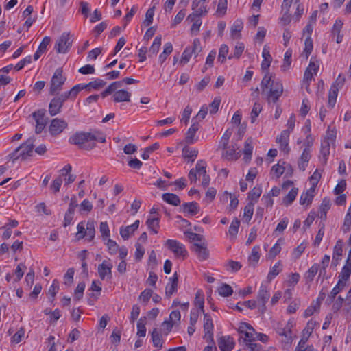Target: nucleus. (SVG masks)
I'll use <instances>...</instances> for the list:
<instances>
[{"label": "nucleus", "mask_w": 351, "mask_h": 351, "mask_svg": "<svg viewBox=\"0 0 351 351\" xmlns=\"http://www.w3.org/2000/svg\"><path fill=\"white\" fill-rule=\"evenodd\" d=\"M332 141V138H325L321 145V155L322 158L321 160L324 164H326L328 160V156L330 154V143Z\"/></svg>", "instance_id": "obj_24"}, {"label": "nucleus", "mask_w": 351, "mask_h": 351, "mask_svg": "<svg viewBox=\"0 0 351 351\" xmlns=\"http://www.w3.org/2000/svg\"><path fill=\"white\" fill-rule=\"evenodd\" d=\"M146 317H141L137 323V333L136 335L140 337H143L146 335Z\"/></svg>", "instance_id": "obj_40"}, {"label": "nucleus", "mask_w": 351, "mask_h": 351, "mask_svg": "<svg viewBox=\"0 0 351 351\" xmlns=\"http://www.w3.org/2000/svg\"><path fill=\"white\" fill-rule=\"evenodd\" d=\"M191 250L196 253L197 258L200 261H204L208 258L209 252L205 243H195L193 244Z\"/></svg>", "instance_id": "obj_15"}, {"label": "nucleus", "mask_w": 351, "mask_h": 351, "mask_svg": "<svg viewBox=\"0 0 351 351\" xmlns=\"http://www.w3.org/2000/svg\"><path fill=\"white\" fill-rule=\"evenodd\" d=\"M345 82V77L341 75H339L335 82L331 86L328 94V106L332 108L335 106L337 101L338 91L343 87Z\"/></svg>", "instance_id": "obj_6"}, {"label": "nucleus", "mask_w": 351, "mask_h": 351, "mask_svg": "<svg viewBox=\"0 0 351 351\" xmlns=\"http://www.w3.org/2000/svg\"><path fill=\"white\" fill-rule=\"evenodd\" d=\"M75 270L73 268L68 269L66 273L64 276V284L66 285H71L73 281Z\"/></svg>", "instance_id": "obj_64"}, {"label": "nucleus", "mask_w": 351, "mask_h": 351, "mask_svg": "<svg viewBox=\"0 0 351 351\" xmlns=\"http://www.w3.org/2000/svg\"><path fill=\"white\" fill-rule=\"evenodd\" d=\"M261 87L263 93L269 89L267 93V99L269 102L276 103L283 93V86L281 82L279 80L272 78L269 72L263 78Z\"/></svg>", "instance_id": "obj_1"}, {"label": "nucleus", "mask_w": 351, "mask_h": 351, "mask_svg": "<svg viewBox=\"0 0 351 351\" xmlns=\"http://www.w3.org/2000/svg\"><path fill=\"white\" fill-rule=\"evenodd\" d=\"M152 339L154 347L159 348L162 347V337L156 328H154L152 332Z\"/></svg>", "instance_id": "obj_41"}, {"label": "nucleus", "mask_w": 351, "mask_h": 351, "mask_svg": "<svg viewBox=\"0 0 351 351\" xmlns=\"http://www.w3.org/2000/svg\"><path fill=\"white\" fill-rule=\"evenodd\" d=\"M113 267L110 261L104 260L103 262L98 265V274L101 280L106 278L111 279L112 278V269Z\"/></svg>", "instance_id": "obj_11"}, {"label": "nucleus", "mask_w": 351, "mask_h": 351, "mask_svg": "<svg viewBox=\"0 0 351 351\" xmlns=\"http://www.w3.org/2000/svg\"><path fill=\"white\" fill-rule=\"evenodd\" d=\"M313 192H314V191L311 190V189H310L306 193H303L301 195L300 199V204H302V205H304V204L309 205V204H311V202H312V200L313 199Z\"/></svg>", "instance_id": "obj_37"}, {"label": "nucleus", "mask_w": 351, "mask_h": 351, "mask_svg": "<svg viewBox=\"0 0 351 351\" xmlns=\"http://www.w3.org/2000/svg\"><path fill=\"white\" fill-rule=\"evenodd\" d=\"M182 208L184 212H187L191 215H196L199 210L197 204L195 202L185 203L182 204Z\"/></svg>", "instance_id": "obj_33"}, {"label": "nucleus", "mask_w": 351, "mask_h": 351, "mask_svg": "<svg viewBox=\"0 0 351 351\" xmlns=\"http://www.w3.org/2000/svg\"><path fill=\"white\" fill-rule=\"evenodd\" d=\"M253 152L252 139L249 138L245 142V146L243 149L244 158L245 162H248L251 160L252 154Z\"/></svg>", "instance_id": "obj_30"}, {"label": "nucleus", "mask_w": 351, "mask_h": 351, "mask_svg": "<svg viewBox=\"0 0 351 351\" xmlns=\"http://www.w3.org/2000/svg\"><path fill=\"white\" fill-rule=\"evenodd\" d=\"M280 261H278L272 267L267 275V279L269 280H271L281 271V269L280 268Z\"/></svg>", "instance_id": "obj_53"}, {"label": "nucleus", "mask_w": 351, "mask_h": 351, "mask_svg": "<svg viewBox=\"0 0 351 351\" xmlns=\"http://www.w3.org/2000/svg\"><path fill=\"white\" fill-rule=\"evenodd\" d=\"M101 283L99 280H93L91 284L90 289L93 291H96L97 293H91L90 298L88 300L89 305H93L94 302L97 300L100 292L101 291Z\"/></svg>", "instance_id": "obj_21"}, {"label": "nucleus", "mask_w": 351, "mask_h": 351, "mask_svg": "<svg viewBox=\"0 0 351 351\" xmlns=\"http://www.w3.org/2000/svg\"><path fill=\"white\" fill-rule=\"evenodd\" d=\"M67 127V123L60 119H53L49 125V132L51 135L56 136L60 134Z\"/></svg>", "instance_id": "obj_13"}, {"label": "nucleus", "mask_w": 351, "mask_h": 351, "mask_svg": "<svg viewBox=\"0 0 351 351\" xmlns=\"http://www.w3.org/2000/svg\"><path fill=\"white\" fill-rule=\"evenodd\" d=\"M165 246H167L168 249L170 250L177 258L182 257L184 259L187 256V251L184 245L176 240H167Z\"/></svg>", "instance_id": "obj_7"}, {"label": "nucleus", "mask_w": 351, "mask_h": 351, "mask_svg": "<svg viewBox=\"0 0 351 351\" xmlns=\"http://www.w3.org/2000/svg\"><path fill=\"white\" fill-rule=\"evenodd\" d=\"M106 84V82L101 79H96L87 84L88 90L90 91L91 88L95 90H99L104 87Z\"/></svg>", "instance_id": "obj_47"}, {"label": "nucleus", "mask_w": 351, "mask_h": 351, "mask_svg": "<svg viewBox=\"0 0 351 351\" xmlns=\"http://www.w3.org/2000/svg\"><path fill=\"white\" fill-rule=\"evenodd\" d=\"M62 68L57 69L50 81L49 94L51 95H56L62 88V85L66 81V77L62 75Z\"/></svg>", "instance_id": "obj_5"}, {"label": "nucleus", "mask_w": 351, "mask_h": 351, "mask_svg": "<svg viewBox=\"0 0 351 351\" xmlns=\"http://www.w3.org/2000/svg\"><path fill=\"white\" fill-rule=\"evenodd\" d=\"M244 44L242 43H237L235 45L233 54L228 56L229 59L237 58L239 59L244 51Z\"/></svg>", "instance_id": "obj_46"}, {"label": "nucleus", "mask_w": 351, "mask_h": 351, "mask_svg": "<svg viewBox=\"0 0 351 351\" xmlns=\"http://www.w3.org/2000/svg\"><path fill=\"white\" fill-rule=\"evenodd\" d=\"M32 117L36 121V129L35 132L36 134L40 133L45 128L48 118L45 117V112L44 110H38L32 114Z\"/></svg>", "instance_id": "obj_10"}, {"label": "nucleus", "mask_w": 351, "mask_h": 351, "mask_svg": "<svg viewBox=\"0 0 351 351\" xmlns=\"http://www.w3.org/2000/svg\"><path fill=\"white\" fill-rule=\"evenodd\" d=\"M186 21L190 23H193V25L191 27V32L192 34H197L200 29V27L202 25V20L198 16H196L195 14H189Z\"/></svg>", "instance_id": "obj_23"}, {"label": "nucleus", "mask_w": 351, "mask_h": 351, "mask_svg": "<svg viewBox=\"0 0 351 351\" xmlns=\"http://www.w3.org/2000/svg\"><path fill=\"white\" fill-rule=\"evenodd\" d=\"M262 56L264 58L261 64V68L263 70H267L271 62L272 58L269 53V49L265 47L263 50Z\"/></svg>", "instance_id": "obj_32"}, {"label": "nucleus", "mask_w": 351, "mask_h": 351, "mask_svg": "<svg viewBox=\"0 0 351 351\" xmlns=\"http://www.w3.org/2000/svg\"><path fill=\"white\" fill-rule=\"evenodd\" d=\"M173 51V45L171 43H166L164 45L162 53L159 56L158 60L160 64H162L167 58V56Z\"/></svg>", "instance_id": "obj_36"}, {"label": "nucleus", "mask_w": 351, "mask_h": 351, "mask_svg": "<svg viewBox=\"0 0 351 351\" xmlns=\"http://www.w3.org/2000/svg\"><path fill=\"white\" fill-rule=\"evenodd\" d=\"M204 295L203 294L201 293V291H198L197 293H196V295H195V305L196 306H198L199 308L200 309V311L202 312V313H204Z\"/></svg>", "instance_id": "obj_57"}, {"label": "nucleus", "mask_w": 351, "mask_h": 351, "mask_svg": "<svg viewBox=\"0 0 351 351\" xmlns=\"http://www.w3.org/2000/svg\"><path fill=\"white\" fill-rule=\"evenodd\" d=\"M346 285V282H343L342 280H339L336 286L332 289L330 293L328 294L327 300H329L330 302H333L337 295L345 288Z\"/></svg>", "instance_id": "obj_27"}, {"label": "nucleus", "mask_w": 351, "mask_h": 351, "mask_svg": "<svg viewBox=\"0 0 351 351\" xmlns=\"http://www.w3.org/2000/svg\"><path fill=\"white\" fill-rule=\"evenodd\" d=\"M149 229L152 230L154 234L158 233L157 228L159 227V218L158 217L153 216L149 218L146 222Z\"/></svg>", "instance_id": "obj_38"}, {"label": "nucleus", "mask_w": 351, "mask_h": 351, "mask_svg": "<svg viewBox=\"0 0 351 351\" xmlns=\"http://www.w3.org/2000/svg\"><path fill=\"white\" fill-rule=\"evenodd\" d=\"M289 135V130H285L276 138V142L279 143L280 150L285 152L286 154H289L290 150L288 145Z\"/></svg>", "instance_id": "obj_16"}, {"label": "nucleus", "mask_w": 351, "mask_h": 351, "mask_svg": "<svg viewBox=\"0 0 351 351\" xmlns=\"http://www.w3.org/2000/svg\"><path fill=\"white\" fill-rule=\"evenodd\" d=\"M71 44L72 41L70 39L69 33L64 32L58 39L54 48L57 53H65L71 48Z\"/></svg>", "instance_id": "obj_8"}, {"label": "nucleus", "mask_w": 351, "mask_h": 351, "mask_svg": "<svg viewBox=\"0 0 351 351\" xmlns=\"http://www.w3.org/2000/svg\"><path fill=\"white\" fill-rule=\"evenodd\" d=\"M191 51L194 58H197L199 53L202 51V47L199 39L195 38L193 40V45L191 47Z\"/></svg>", "instance_id": "obj_51"}, {"label": "nucleus", "mask_w": 351, "mask_h": 351, "mask_svg": "<svg viewBox=\"0 0 351 351\" xmlns=\"http://www.w3.org/2000/svg\"><path fill=\"white\" fill-rule=\"evenodd\" d=\"M154 14V7L149 8L145 14V19L143 21L145 26H149L152 23Z\"/></svg>", "instance_id": "obj_59"}, {"label": "nucleus", "mask_w": 351, "mask_h": 351, "mask_svg": "<svg viewBox=\"0 0 351 351\" xmlns=\"http://www.w3.org/2000/svg\"><path fill=\"white\" fill-rule=\"evenodd\" d=\"M85 287L86 285L84 282H81L77 285L74 293L75 300H80L82 298Z\"/></svg>", "instance_id": "obj_55"}, {"label": "nucleus", "mask_w": 351, "mask_h": 351, "mask_svg": "<svg viewBox=\"0 0 351 351\" xmlns=\"http://www.w3.org/2000/svg\"><path fill=\"white\" fill-rule=\"evenodd\" d=\"M204 339L207 341H210L214 345L213 342V320L210 315L204 313Z\"/></svg>", "instance_id": "obj_12"}, {"label": "nucleus", "mask_w": 351, "mask_h": 351, "mask_svg": "<svg viewBox=\"0 0 351 351\" xmlns=\"http://www.w3.org/2000/svg\"><path fill=\"white\" fill-rule=\"evenodd\" d=\"M66 99L62 94L58 95L51 99L49 106V112L51 116H55L60 112L61 108Z\"/></svg>", "instance_id": "obj_9"}, {"label": "nucleus", "mask_w": 351, "mask_h": 351, "mask_svg": "<svg viewBox=\"0 0 351 351\" xmlns=\"http://www.w3.org/2000/svg\"><path fill=\"white\" fill-rule=\"evenodd\" d=\"M178 284V276L175 273L173 277L169 278V283L165 287V295L170 298L175 292L177 291Z\"/></svg>", "instance_id": "obj_17"}, {"label": "nucleus", "mask_w": 351, "mask_h": 351, "mask_svg": "<svg viewBox=\"0 0 351 351\" xmlns=\"http://www.w3.org/2000/svg\"><path fill=\"white\" fill-rule=\"evenodd\" d=\"M351 274V252H349L348 258L345 265L343 267L341 272L339 275V280H342L346 282Z\"/></svg>", "instance_id": "obj_18"}, {"label": "nucleus", "mask_w": 351, "mask_h": 351, "mask_svg": "<svg viewBox=\"0 0 351 351\" xmlns=\"http://www.w3.org/2000/svg\"><path fill=\"white\" fill-rule=\"evenodd\" d=\"M254 213V203L250 202L248 203L245 207L244 208V214H243V218L247 222H249L253 215Z\"/></svg>", "instance_id": "obj_45"}, {"label": "nucleus", "mask_w": 351, "mask_h": 351, "mask_svg": "<svg viewBox=\"0 0 351 351\" xmlns=\"http://www.w3.org/2000/svg\"><path fill=\"white\" fill-rule=\"evenodd\" d=\"M330 200L327 197L324 198L319 208L321 212L320 217L322 219H325L326 218L327 211L330 208Z\"/></svg>", "instance_id": "obj_39"}, {"label": "nucleus", "mask_w": 351, "mask_h": 351, "mask_svg": "<svg viewBox=\"0 0 351 351\" xmlns=\"http://www.w3.org/2000/svg\"><path fill=\"white\" fill-rule=\"evenodd\" d=\"M342 245L340 241H338L335 245L334 251H333V256H332V263L335 260L339 261L341 258L342 255Z\"/></svg>", "instance_id": "obj_52"}, {"label": "nucleus", "mask_w": 351, "mask_h": 351, "mask_svg": "<svg viewBox=\"0 0 351 351\" xmlns=\"http://www.w3.org/2000/svg\"><path fill=\"white\" fill-rule=\"evenodd\" d=\"M139 220H136L134 223L130 226L121 227L120 234L124 240H128L131 234H132L139 226Z\"/></svg>", "instance_id": "obj_19"}, {"label": "nucleus", "mask_w": 351, "mask_h": 351, "mask_svg": "<svg viewBox=\"0 0 351 351\" xmlns=\"http://www.w3.org/2000/svg\"><path fill=\"white\" fill-rule=\"evenodd\" d=\"M229 49L226 45H222L219 49L218 61L221 63H223L226 60V58L228 53Z\"/></svg>", "instance_id": "obj_58"}, {"label": "nucleus", "mask_w": 351, "mask_h": 351, "mask_svg": "<svg viewBox=\"0 0 351 351\" xmlns=\"http://www.w3.org/2000/svg\"><path fill=\"white\" fill-rule=\"evenodd\" d=\"M239 225H240V221L237 218H235L232 221V223L229 227V230H228V233L230 234V236L235 237L237 234Z\"/></svg>", "instance_id": "obj_56"}, {"label": "nucleus", "mask_w": 351, "mask_h": 351, "mask_svg": "<svg viewBox=\"0 0 351 351\" xmlns=\"http://www.w3.org/2000/svg\"><path fill=\"white\" fill-rule=\"evenodd\" d=\"M270 297V293L267 290L266 286L261 285V289L258 293V301L262 303V306L265 307V304L267 302Z\"/></svg>", "instance_id": "obj_29"}, {"label": "nucleus", "mask_w": 351, "mask_h": 351, "mask_svg": "<svg viewBox=\"0 0 351 351\" xmlns=\"http://www.w3.org/2000/svg\"><path fill=\"white\" fill-rule=\"evenodd\" d=\"M311 158V149L305 147L298 160V167L300 170L304 171Z\"/></svg>", "instance_id": "obj_22"}, {"label": "nucleus", "mask_w": 351, "mask_h": 351, "mask_svg": "<svg viewBox=\"0 0 351 351\" xmlns=\"http://www.w3.org/2000/svg\"><path fill=\"white\" fill-rule=\"evenodd\" d=\"M262 190L261 187H254L249 193L248 197L252 201H257L261 196Z\"/></svg>", "instance_id": "obj_62"}, {"label": "nucleus", "mask_w": 351, "mask_h": 351, "mask_svg": "<svg viewBox=\"0 0 351 351\" xmlns=\"http://www.w3.org/2000/svg\"><path fill=\"white\" fill-rule=\"evenodd\" d=\"M93 134L86 132H75L69 138V143L78 146L83 150L90 151L96 147V143L93 141Z\"/></svg>", "instance_id": "obj_2"}, {"label": "nucleus", "mask_w": 351, "mask_h": 351, "mask_svg": "<svg viewBox=\"0 0 351 351\" xmlns=\"http://www.w3.org/2000/svg\"><path fill=\"white\" fill-rule=\"evenodd\" d=\"M62 184V178H61V176H59L52 182L50 186V189L53 191V193H56L59 192Z\"/></svg>", "instance_id": "obj_63"}, {"label": "nucleus", "mask_w": 351, "mask_h": 351, "mask_svg": "<svg viewBox=\"0 0 351 351\" xmlns=\"http://www.w3.org/2000/svg\"><path fill=\"white\" fill-rule=\"evenodd\" d=\"M319 265L314 264L305 274V278L307 281L312 282L315 276L318 272Z\"/></svg>", "instance_id": "obj_44"}, {"label": "nucleus", "mask_w": 351, "mask_h": 351, "mask_svg": "<svg viewBox=\"0 0 351 351\" xmlns=\"http://www.w3.org/2000/svg\"><path fill=\"white\" fill-rule=\"evenodd\" d=\"M77 232L76 234L77 240H80L85 237H87V239L88 241H92L95 237V222L93 220H88L86 225V228L84 223L83 222H80L77 227Z\"/></svg>", "instance_id": "obj_4"}, {"label": "nucleus", "mask_w": 351, "mask_h": 351, "mask_svg": "<svg viewBox=\"0 0 351 351\" xmlns=\"http://www.w3.org/2000/svg\"><path fill=\"white\" fill-rule=\"evenodd\" d=\"M298 188L291 189V190L289 192V193L284 198L283 203L286 206L291 204L295 200L296 195L298 194Z\"/></svg>", "instance_id": "obj_42"}, {"label": "nucleus", "mask_w": 351, "mask_h": 351, "mask_svg": "<svg viewBox=\"0 0 351 351\" xmlns=\"http://www.w3.org/2000/svg\"><path fill=\"white\" fill-rule=\"evenodd\" d=\"M162 38L160 36L155 37L154 42L149 49V56H156L161 46Z\"/></svg>", "instance_id": "obj_34"}, {"label": "nucleus", "mask_w": 351, "mask_h": 351, "mask_svg": "<svg viewBox=\"0 0 351 351\" xmlns=\"http://www.w3.org/2000/svg\"><path fill=\"white\" fill-rule=\"evenodd\" d=\"M198 129H199V124L196 122H193V123L191 125V126L188 130L186 134L185 141L187 143L191 144V143H194L195 134L196 132L198 130Z\"/></svg>", "instance_id": "obj_28"}, {"label": "nucleus", "mask_w": 351, "mask_h": 351, "mask_svg": "<svg viewBox=\"0 0 351 351\" xmlns=\"http://www.w3.org/2000/svg\"><path fill=\"white\" fill-rule=\"evenodd\" d=\"M305 47L304 49V51L302 53V56H304L305 58L307 60L308 58L309 55L311 53L313 50V41L310 36H307L305 42H304Z\"/></svg>", "instance_id": "obj_43"}, {"label": "nucleus", "mask_w": 351, "mask_h": 351, "mask_svg": "<svg viewBox=\"0 0 351 351\" xmlns=\"http://www.w3.org/2000/svg\"><path fill=\"white\" fill-rule=\"evenodd\" d=\"M198 152L195 149H190L188 147H184L182 149V154L184 158H191L192 161H194L197 157Z\"/></svg>", "instance_id": "obj_54"}, {"label": "nucleus", "mask_w": 351, "mask_h": 351, "mask_svg": "<svg viewBox=\"0 0 351 351\" xmlns=\"http://www.w3.org/2000/svg\"><path fill=\"white\" fill-rule=\"evenodd\" d=\"M223 149L225 151L223 152L222 155L226 159L232 160L238 158L239 153L237 152V150L239 149V147L237 144H232L230 146L227 145V148Z\"/></svg>", "instance_id": "obj_20"}, {"label": "nucleus", "mask_w": 351, "mask_h": 351, "mask_svg": "<svg viewBox=\"0 0 351 351\" xmlns=\"http://www.w3.org/2000/svg\"><path fill=\"white\" fill-rule=\"evenodd\" d=\"M131 93L125 90L121 89L115 92L113 95V99L115 102L130 101Z\"/></svg>", "instance_id": "obj_26"}, {"label": "nucleus", "mask_w": 351, "mask_h": 351, "mask_svg": "<svg viewBox=\"0 0 351 351\" xmlns=\"http://www.w3.org/2000/svg\"><path fill=\"white\" fill-rule=\"evenodd\" d=\"M192 56H193V53L191 51V47H187L186 48H185V49L184 50V51L182 53V58H181L180 62L183 64L187 63L190 60Z\"/></svg>", "instance_id": "obj_60"}, {"label": "nucleus", "mask_w": 351, "mask_h": 351, "mask_svg": "<svg viewBox=\"0 0 351 351\" xmlns=\"http://www.w3.org/2000/svg\"><path fill=\"white\" fill-rule=\"evenodd\" d=\"M34 141L35 139L33 137L29 138L25 143L17 147L9 155L10 158L14 161L19 158H21L22 160H25L28 156H32Z\"/></svg>", "instance_id": "obj_3"}, {"label": "nucleus", "mask_w": 351, "mask_h": 351, "mask_svg": "<svg viewBox=\"0 0 351 351\" xmlns=\"http://www.w3.org/2000/svg\"><path fill=\"white\" fill-rule=\"evenodd\" d=\"M260 247L256 245L252 248V253L249 256V261L254 263V266L256 264L260 258Z\"/></svg>", "instance_id": "obj_49"}, {"label": "nucleus", "mask_w": 351, "mask_h": 351, "mask_svg": "<svg viewBox=\"0 0 351 351\" xmlns=\"http://www.w3.org/2000/svg\"><path fill=\"white\" fill-rule=\"evenodd\" d=\"M232 130L228 129L222 135L220 141V147L222 149H226L227 145H228L229 140L232 136Z\"/></svg>", "instance_id": "obj_48"}, {"label": "nucleus", "mask_w": 351, "mask_h": 351, "mask_svg": "<svg viewBox=\"0 0 351 351\" xmlns=\"http://www.w3.org/2000/svg\"><path fill=\"white\" fill-rule=\"evenodd\" d=\"M292 324L288 322L285 325L282 323H277L275 326L276 332L281 337L291 333Z\"/></svg>", "instance_id": "obj_25"}, {"label": "nucleus", "mask_w": 351, "mask_h": 351, "mask_svg": "<svg viewBox=\"0 0 351 351\" xmlns=\"http://www.w3.org/2000/svg\"><path fill=\"white\" fill-rule=\"evenodd\" d=\"M162 199L167 203L173 205L178 206L180 204V197L173 193H165L162 195Z\"/></svg>", "instance_id": "obj_35"}, {"label": "nucleus", "mask_w": 351, "mask_h": 351, "mask_svg": "<svg viewBox=\"0 0 351 351\" xmlns=\"http://www.w3.org/2000/svg\"><path fill=\"white\" fill-rule=\"evenodd\" d=\"M159 147V144L158 143H155L151 146H149L145 149L143 154H142V158L143 160H147L149 157V154L158 149Z\"/></svg>", "instance_id": "obj_61"}, {"label": "nucleus", "mask_w": 351, "mask_h": 351, "mask_svg": "<svg viewBox=\"0 0 351 351\" xmlns=\"http://www.w3.org/2000/svg\"><path fill=\"white\" fill-rule=\"evenodd\" d=\"M243 27V22L240 20H237L231 27L232 37L234 39L239 38L241 36V31Z\"/></svg>", "instance_id": "obj_31"}, {"label": "nucleus", "mask_w": 351, "mask_h": 351, "mask_svg": "<svg viewBox=\"0 0 351 351\" xmlns=\"http://www.w3.org/2000/svg\"><path fill=\"white\" fill-rule=\"evenodd\" d=\"M219 348L221 351H231L234 346L235 342L230 336H222L217 340Z\"/></svg>", "instance_id": "obj_14"}, {"label": "nucleus", "mask_w": 351, "mask_h": 351, "mask_svg": "<svg viewBox=\"0 0 351 351\" xmlns=\"http://www.w3.org/2000/svg\"><path fill=\"white\" fill-rule=\"evenodd\" d=\"M219 294L223 297H228L233 293L232 287L228 284H223L218 288Z\"/></svg>", "instance_id": "obj_50"}]
</instances>
